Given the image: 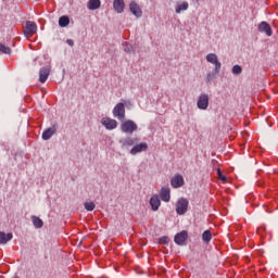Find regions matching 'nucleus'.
Wrapping results in <instances>:
<instances>
[{
    "label": "nucleus",
    "mask_w": 278,
    "mask_h": 278,
    "mask_svg": "<svg viewBox=\"0 0 278 278\" xmlns=\"http://www.w3.org/2000/svg\"><path fill=\"white\" fill-rule=\"evenodd\" d=\"M87 8L88 10H99L101 8V0H89Z\"/></svg>",
    "instance_id": "nucleus-22"
},
{
    "label": "nucleus",
    "mask_w": 278,
    "mask_h": 278,
    "mask_svg": "<svg viewBox=\"0 0 278 278\" xmlns=\"http://www.w3.org/2000/svg\"><path fill=\"white\" fill-rule=\"evenodd\" d=\"M217 176H218V179L223 181V184H227V177L223 175V172H220V168L217 169Z\"/></svg>",
    "instance_id": "nucleus-29"
},
{
    "label": "nucleus",
    "mask_w": 278,
    "mask_h": 278,
    "mask_svg": "<svg viewBox=\"0 0 278 278\" xmlns=\"http://www.w3.org/2000/svg\"><path fill=\"white\" fill-rule=\"evenodd\" d=\"M71 23V20L68 18V16L63 15L59 18V25L60 27H68Z\"/></svg>",
    "instance_id": "nucleus-24"
},
{
    "label": "nucleus",
    "mask_w": 278,
    "mask_h": 278,
    "mask_svg": "<svg viewBox=\"0 0 278 278\" xmlns=\"http://www.w3.org/2000/svg\"><path fill=\"white\" fill-rule=\"evenodd\" d=\"M121 130L123 134H134V131H138V124L131 119H127L122 123Z\"/></svg>",
    "instance_id": "nucleus-1"
},
{
    "label": "nucleus",
    "mask_w": 278,
    "mask_h": 278,
    "mask_svg": "<svg viewBox=\"0 0 278 278\" xmlns=\"http://www.w3.org/2000/svg\"><path fill=\"white\" fill-rule=\"evenodd\" d=\"M257 29L261 34H266L268 37L273 36V28L267 22H261Z\"/></svg>",
    "instance_id": "nucleus-11"
},
{
    "label": "nucleus",
    "mask_w": 278,
    "mask_h": 278,
    "mask_svg": "<svg viewBox=\"0 0 278 278\" xmlns=\"http://www.w3.org/2000/svg\"><path fill=\"white\" fill-rule=\"evenodd\" d=\"M206 62H208L210 64H214L216 73H220L223 64H220V61H218V55H216V53H208L206 55Z\"/></svg>",
    "instance_id": "nucleus-5"
},
{
    "label": "nucleus",
    "mask_w": 278,
    "mask_h": 278,
    "mask_svg": "<svg viewBox=\"0 0 278 278\" xmlns=\"http://www.w3.org/2000/svg\"><path fill=\"white\" fill-rule=\"evenodd\" d=\"M188 205H189L188 199L180 198L176 203V213L179 216H184V214L188 212Z\"/></svg>",
    "instance_id": "nucleus-3"
},
{
    "label": "nucleus",
    "mask_w": 278,
    "mask_h": 278,
    "mask_svg": "<svg viewBox=\"0 0 278 278\" xmlns=\"http://www.w3.org/2000/svg\"><path fill=\"white\" fill-rule=\"evenodd\" d=\"M185 181H184V176H181L180 174L175 175L172 179H170V186L172 188H181V186H184Z\"/></svg>",
    "instance_id": "nucleus-14"
},
{
    "label": "nucleus",
    "mask_w": 278,
    "mask_h": 278,
    "mask_svg": "<svg viewBox=\"0 0 278 278\" xmlns=\"http://www.w3.org/2000/svg\"><path fill=\"white\" fill-rule=\"evenodd\" d=\"M56 132H58V124H54L51 127L43 130L41 138L42 140H51V138H53V136H55Z\"/></svg>",
    "instance_id": "nucleus-7"
},
{
    "label": "nucleus",
    "mask_w": 278,
    "mask_h": 278,
    "mask_svg": "<svg viewBox=\"0 0 278 278\" xmlns=\"http://www.w3.org/2000/svg\"><path fill=\"white\" fill-rule=\"evenodd\" d=\"M124 51L126 53H131V52H134V47H131L128 43H126V46L124 47Z\"/></svg>",
    "instance_id": "nucleus-31"
},
{
    "label": "nucleus",
    "mask_w": 278,
    "mask_h": 278,
    "mask_svg": "<svg viewBox=\"0 0 278 278\" xmlns=\"http://www.w3.org/2000/svg\"><path fill=\"white\" fill-rule=\"evenodd\" d=\"M12 238H14L12 232L5 233L3 231H0V244H8V242H10Z\"/></svg>",
    "instance_id": "nucleus-20"
},
{
    "label": "nucleus",
    "mask_w": 278,
    "mask_h": 278,
    "mask_svg": "<svg viewBox=\"0 0 278 278\" xmlns=\"http://www.w3.org/2000/svg\"><path fill=\"white\" fill-rule=\"evenodd\" d=\"M188 8H190L188 1H177L175 5V12L176 14H181V12H186Z\"/></svg>",
    "instance_id": "nucleus-15"
},
{
    "label": "nucleus",
    "mask_w": 278,
    "mask_h": 278,
    "mask_svg": "<svg viewBox=\"0 0 278 278\" xmlns=\"http://www.w3.org/2000/svg\"><path fill=\"white\" fill-rule=\"evenodd\" d=\"M150 205L152 212H157L160 210V205H162V201L160 200V195L154 194L150 199Z\"/></svg>",
    "instance_id": "nucleus-13"
},
{
    "label": "nucleus",
    "mask_w": 278,
    "mask_h": 278,
    "mask_svg": "<svg viewBox=\"0 0 278 278\" xmlns=\"http://www.w3.org/2000/svg\"><path fill=\"white\" fill-rule=\"evenodd\" d=\"M101 123H102L103 127H105V129H109L110 131H112V129H116V127H118V122H116V119H112L110 117H103L101 119Z\"/></svg>",
    "instance_id": "nucleus-9"
},
{
    "label": "nucleus",
    "mask_w": 278,
    "mask_h": 278,
    "mask_svg": "<svg viewBox=\"0 0 278 278\" xmlns=\"http://www.w3.org/2000/svg\"><path fill=\"white\" fill-rule=\"evenodd\" d=\"M84 205H85V210H87V212H93V210L97 207L94 202H85Z\"/></svg>",
    "instance_id": "nucleus-27"
},
{
    "label": "nucleus",
    "mask_w": 278,
    "mask_h": 278,
    "mask_svg": "<svg viewBox=\"0 0 278 278\" xmlns=\"http://www.w3.org/2000/svg\"><path fill=\"white\" fill-rule=\"evenodd\" d=\"M147 149H149V144H147V142L135 144L130 149V155H138V153H142V151H147Z\"/></svg>",
    "instance_id": "nucleus-12"
},
{
    "label": "nucleus",
    "mask_w": 278,
    "mask_h": 278,
    "mask_svg": "<svg viewBox=\"0 0 278 278\" xmlns=\"http://www.w3.org/2000/svg\"><path fill=\"white\" fill-rule=\"evenodd\" d=\"M50 73H51V68H49V67H42L39 71V81H40V84H45L47 81V79H49Z\"/></svg>",
    "instance_id": "nucleus-16"
},
{
    "label": "nucleus",
    "mask_w": 278,
    "mask_h": 278,
    "mask_svg": "<svg viewBox=\"0 0 278 278\" xmlns=\"http://www.w3.org/2000/svg\"><path fill=\"white\" fill-rule=\"evenodd\" d=\"M218 73L220 72H216V68H214V72L207 73L205 78L206 84H212V81L216 79V75H218Z\"/></svg>",
    "instance_id": "nucleus-23"
},
{
    "label": "nucleus",
    "mask_w": 278,
    "mask_h": 278,
    "mask_svg": "<svg viewBox=\"0 0 278 278\" xmlns=\"http://www.w3.org/2000/svg\"><path fill=\"white\" fill-rule=\"evenodd\" d=\"M137 142L138 138L126 137L119 139V144L122 149H128L129 147H134Z\"/></svg>",
    "instance_id": "nucleus-10"
},
{
    "label": "nucleus",
    "mask_w": 278,
    "mask_h": 278,
    "mask_svg": "<svg viewBox=\"0 0 278 278\" xmlns=\"http://www.w3.org/2000/svg\"><path fill=\"white\" fill-rule=\"evenodd\" d=\"M31 220H33V225L36 229H42L45 222H42V219L40 217L33 215Z\"/></svg>",
    "instance_id": "nucleus-21"
},
{
    "label": "nucleus",
    "mask_w": 278,
    "mask_h": 278,
    "mask_svg": "<svg viewBox=\"0 0 278 278\" xmlns=\"http://www.w3.org/2000/svg\"><path fill=\"white\" fill-rule=\"evenodd\" d=\"M0 53H4L7 55H10L12 53V49H10V47H7L3 43H0Z\"/></svg>",
    "instance_id": "nucleus-26"
},
{
    "label": "nucleus",
    "mask_w": 278,
    "mask_h": 278,
    "mask_svg": "<svg viewBox=\"0 0 278 278\" xmlns=\"http://www.w3.org/2000/svg\"><path fill=\"white\" fill-rule=\"evenodd\" d=\"M160 197H161L162 201H164L165 203H168V201H170V188L163 187L161 189Z\"/></svg>",
    "instance_id": "nucleus-19"
},
{
    "label": "nucleus",
    "mask_w": 278,
    "mask_h": 278,
    "mask_svg": "<svg viewBox=\"0 0 278 278\" xmlns=\"http://www.w3.org/2000/svg\"><path fill=\"white\" fill-rule=\"evenodd\" d=\"M197 106L199 110H207L210 108V96L201 93L198 98Z\"/></svg>",
    "instance_id": "nucleus-4"
},
{
    "label": "nucleus",
    "mask_w": 278,
    "mask_h": 278,
    "mask_svg": "<svg viewBox=\"0 0 278 278\" xmlns=\"http://www.w3.org/2000/svg\"><path fill=\"white\" fill-rule=\"evenodd\" d=\"M169 239L166 236H163L159 239V244H168Z\"/></svg>",
    "instance_id": "nucleus-30"
},
{
    "label": "nucleus",
    "mask_w": 278,
    "mask_h": 278,
    "mask_svg": "<svg viewBox=\"0 0 278 278\" xmlns=\"http://www.w3.org/2000/svg\"><path fill=\"white\" fill-rule=\"evenodd\" d=\"M36 31H38V25H36L34 22L31 21H27L26 22V26L24 28V34L27 38H30V36H34V34H36Z\"/></svg>",
    "instance_id": "nucleus-6"
},
{
    "label": "nucleus",
    "mask_w": 278,
    "mask_h": 278,
    "mask_svg": "<svg viewBox=\"0 0 278 278\" xmlns=\"http://www.w3.org/2000/svg\"><path fill=\"white\" fill-rule=\"evenodd\" d=\"M202 240H203V242H205L207 244L212 240V231L205 230L202 233Z\"/></svg>",
    "instance_id": "nucleus-25"
},
{
    "label": "nucleus",
    "mask_w": 278,
    "mask_h": 278,
    "mask_svg": "<svg viewBox=\"0 0 278 278\" xmlns=\"http://www.w3.org/2000/svg\"><path fill=\"white\" fill-rule=\"evenodd\" d=\"M129 9L134 16H136L137 18H140V16H142V9H140V5H138V3L134 1L130 2Z\"/></svg>",
    "instance_id": "nucleus-17"
},
{
    "label": "nucleus",
    "mask_w": 278,
    "mask_h": 278,
    "mask_svg": "<svg viewBox=\"0 0 278 278\" xmlns=\"http://www.w3.org/2000/svg\"><path fill=\"white\" fill-rule=\"evenodd\" d=\"M186 240H188V231L182 230L175 235L174 242L179 247H184L186 244Z\"/></svg>",
    "instance_id": "nucleus-8"
},
{
    "label": "nucleus",
    "mask_w": 278,
    "mask_h": 278,
    "mask_svg": "<svg viewBox=\"0 0 278 278\" xmlns=\"http://www.w3.org/2000/svg\"><path fill=\"white\" fill-rule=\"evenodd\" d=\"M242 74V66L240 65H235L232 67V75H241Z\"/></svg>",
    "instance_id": "nucleus-28"
},
{
    "label": "nucleus",
    "mask_w": 278,
    "mask_h": 278,
    "mask_svg": "<svg viewBox=\"0 0 278 278\" xmlns=\"http://www.w3.org/2000/svg\"><path fill=\"white\" fill-rule=\"evenodd\" d=\"M66 42L70 47H75V41L73 39H67Z\"/></svg>",
    "instance_id": "nucleus-32"
},
{
    "label": "nucleus",
    "mask_w": 278,
    "mask_h": 278,
    "mask_svg": "<svg viewBox=\"0 0 278 278\" xmlns=\"http://www.w3.org/2000/svg\"><path fill=\"white\" fill-rule=\"evenodd\" d=\"M114 118H118L122 123L125 122V103L119 102L113 109Z\"/></svg>",
    "instance_id": "nucleus-2"
},
{
    "label": "nucleus",
    "mask_w": 278,
    "mask_h": 278,
    "mask_svg": "<svg viewBox=\"0 0 278 278\" xmlns=\"http://www.w3.org/2000/svg\"><path fill=\"white\" fill-rule=\"evenodd\" d=\"M113 8L117 14H122L125 11V0H114Z\"/></svg>",
    "instance_id": "nucleus-18"
}]
</instances>
